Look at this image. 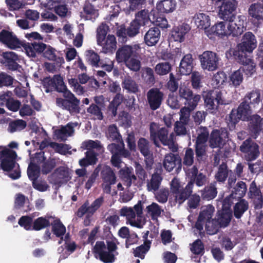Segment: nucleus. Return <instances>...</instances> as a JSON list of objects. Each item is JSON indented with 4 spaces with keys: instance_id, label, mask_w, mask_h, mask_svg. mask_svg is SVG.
I'll list each match as a JSON object with an SVG mask.
<instances>
[{
    "instance_id": "774afa93",
    "label": "nucleus",
    "mask_w": 263,
    "mask_h": 263,
    "mask_svg": "<svg viewBox=\"0 0 263 263\" xmlns=\"http://www.w3.org/2000/svg\"><path fill=\"white\" fill-rule=\"evenodd\" d=\"M33 218L29 216H22L18 220V223L26 230H32Z\"/></svg>"
},
{
    "instance_id": "37998d69",
    "label": "nucleus",
    "mask_w": 263,
    "mask_h": 263,
    "mask_svg": "<svg viewBox=\"0 0 263 263\" xmlns=\"http://www.w3.org/2000/svg\"><path fill=\"white\" fill-rule=\"evenodd\" d=\"M243 99L250 105L258 104L260 101V90L258 89H253L247 93Z\"/></svg>"
},
{
    "instance_id": "f704fd0d",
    "label": "nucleus",
    "mask_w": 263,
    "mask_h": 263,
    "mask_svg": "<svg viewBox=\"0 0 263 263\" xmlns=\"http://www.w3.org/2000/svg\"><path fill=\"white\" fill-rule=\"evenodd\" d=\"M122 87L128 93L136 94L140 91L138 85L130 76L125 77L122 82Z\"/></svg>"
},
{
    "instance_id": "c03bdc74",
    "label": "nucleus",
    "mask_w": 263,
    "mask_h": 263,
    "mask_svg": "<svg viewBox=\"0 0 263 263\" xmlns=\"http://www.w3.org/2000/svg\"><path fill=\"white\" fill-rule=\"evenodd\" d=\"M51 217H40L35 219L33 222L32 230L40 231L50 226L49 218Z\"/></svg>"
},
{
    "instance_id": "603ef678",
    "label": "nucleus",
    "mask_w": 263,
    "mask_h": 263,
    "mask_svg": "<svg viewBox=\"0 0 263 263\" xmlns=\"http://www.w3.org/2000/svg\"><path fill=\"white\" fill-rule=\"evenodd\" d=\"M83 11L87 15V17L89 20L95 19L99 15L98 10L94 6L91 4L89 1H85V3L83 6Z\"/></svg>"
},
{
    "instance_id": "f8f14e48",
    "label": "nucleus",
    "mask_w": 263,
    "mask_h": 263,
    "mask_svg": "<svg viewBox=\"0 0 263 263\" xmlns=\"http://www.w3.org/2000/svg\"><path fill=\"white\" fill-rule=\"evenodd\" d=\"M259 145L250 138L245 140L240 146V151L244 154L248 161L256 159L259 156Z\"/></svg>"
},
{
    "instance_id": "7c9ffc66",
    "label": "nucleus",
    "mask_w": 263,
    "mask_h": 263,
    "mask_svg": "<svg viewBox=\"0 0 263 263\" xmlns=\"http://www.w3.org/2000/svg\"><path fill=\"white\" fill-rule=\"evenodd\" d=\"M229 24L227 28L228 29V36L232 35L234 37H237L240 35L243 32L244 25L243 21L239 19L236 22L232 21L229 22Z\"/></svg>"
},
{
    "instance_id": "3c124183",
    "label": "nucleus",
    "mask_w": 263,
    "mask_h": 263,
    "mask_svg": "<svg viewBox=\"0 0 263 263\" xmlns=\"http://www.w3.org/2000/svg\"><path fill=\"white\" fill-rule=\"evenodd\" d=\"M229 174L228 167L227 164L222 162L218 167V171L215 174V179L220 182H224Z\"/></svg>"
},
{
    "instance_id": "423d86ee",
    "label": "nucleus",
    "mask_w": 263,
    "mask_h": 263,
    "mask_svg": "<svg viewBox=\"0 0 263 263\" xmlns=\"http://www.w3.org/2000/svg\"><path fill=\"white\" fill-rule=\"evenodd\" d=\"M232 212L221 210L218 211L213 222H208L209 235L216 234L221 228H225L230 222Z\"/></svg>"
},
{
    "instance_id": "2eb2a0df",
    "label": "nucleus",
    "mask_w": 263,
    "mask_h": 263,
    "mask_svg": "<svg viewBox=\"0 0 263 263\" xmlns=\"http://www.w3.org/2000/svg\"><path fill=\"white\" fill-rule=\"evenodd\" d=\"M178 96L180 100H184L185 106L191 107L195 109L201 99L199 95H194L193 91L186 86H181L179 89Z\"/></svg>"
},
{
    "instance_id": "f03ea898",
    "label": "nucleus",
    "mask_w": 263,
    "mask_h": 263,
    "mask_svg": "<svg viewBox=\"0 0 263 263\" xmlns=\"http://www.w3.org/2000/svg\"><path fill=\"white\" fill-rule=\"evenodd\" d=\"M149 17L148 11L142 10L136 15L135 18L133 20L129 26L126 28L124 25L119 27L117 30L116 34L119 40H121L123 42L127 41V36L133 37L139 33L141 26H145L148 24Z\"/></svg>"
},
{
    "instance_id": "20e7f679",
    "label": "nucleus",
    "mask_w": 263,
    "mask_h": 263,
    "mask_svg": "<svg viewBox=\"0 0 263 263\" xmlns=\"http://www.w3.org/2000/svg\"><path fill=\"white\" fill-rule=\"evenodd\" d=\"M251 105L243 99L237 109H233L229 116L228 126L230 129L235 128L240 120H248L251 114Z\"/></svg>"
},
{
    "instance_id": "58836bf2",
    "label": "nucleus",
    "mask_w": 263,
    "mask_h": 263,
    "mask_svg": "<svg viewBox=\"0 0 263 263\" xmlns=\"http://www.w3.org/2000/svg\"><path fill=\"white\" fill-rule=\"evenodd\" d=\"M51 231L57 237L63 236L66 231V227L59 219H54L50 223Z\"/></svg>"
},
{
    "instance_id": "9d476101",
    "label": "nucleus",
    "mask_w": 263,
    "mask_h": 263,
    "mask_svg": "<svg viewBox=\"0 0 263 263\" xmlns=\"http://www.w3.org/2000/svg\"><path fill=\"white\" fill-rule=\"evenodd\" d=\"M202 68L209 71L216 70L218 67L219 58L218 54L212 51H205L199 56Z\"/></svg>"
},
{
    "instance_id": "6e6552de",
    "label": "nucleus",
    "mask_w": 263,
    "mask_h": 263,
    "mask_svg": "<svg viewBox=\"0 0 263 263\" xmlns=\"http://www.w3.org/2000/svg\"><path fill=\"white\" fill-rule=\"evenodd\" d=\"M16 152L6 147L0 146V167L5 172L13 170L16 164Z\"/></svg>"
},
{
    "instance_id": "4be33fe9",
    "label": "nucleus",
    "mask_w": 263,
    "mask_h": 263,
    "mask_svg": "<svg viewBox=\"0 0 263 263\" xmlns=\"http://www.w3.org/2000/svg\"><path fill=\"white\" fill-rule=\"evenodd\" d=\"M138 53L131 46L124 45L118 49L116 52V60L119 63H124L133 56H137Z\"/></svg>"
},
{
    "instance_id": "bb28decb",
    "label": "nucleus",
    "mask_w": 263,
    "mask_h": 263,
    "mask_svg": "<svg viewBox=\"0 0 263 263\" xmlns=\"http://www.w3.org/2000/svg\"><path fill=\"white\" fill-rule=\"evenodd\" d=\"M193 55L191 53H188L184 55L181 59L179 70L181 74L189 75L193 70Z\"/></svg>"
},
{
    "instance_id": "79ce46f5",
    "label": "nucleus",
    "mask_w": 263,
    "mask_h": 263,
    "mask_svg": "<svg viewBox=\"0 0 263 263\" xmlns=\"http://www.w3.org/2000/svg\"><path fill=\"white\" fill-rule=\"evenodd\" d=\"M151 241L144 242L143 244L133 249V254L135 257H139L142 259H144L145 254L149 251L151 248Z\"/></svg>"
},
{
    "instance_id": "b1692460",
    "label": "nucleus",
    "mask_w": 263,
    "mask_h": 263,
    "mask_svg": "<svg viewBox=\"0 0 263 263\" xmlns=\"http://www.w3.org/2000/svg\"><path fill=\"white\" fill-rule=\"evenodd\" d=\"M193 187L194 181H190L184 188L174 194L176 202L179 204L183 203L192 194Z\"/></svg>"
},
{
    "instance_id": "5701e85b",
    "label": "nucleus",
    "mask_w": 263,
    "mask_h": 263,
    "mask_svg": "<svg viewBox=\"0 0 263 263\" xmlns=\"http://www.w3.org/2000/svg\"><path fill=\"white\" fill-rule=\"evenodd\" d=\"M22 46L24 47L27 54L29 57L35 58L36 54H43L44 51L46 49L47 45L42 42H34L31 43L24 44Z\"/></svg>"
},
{
    "instance_id": "6e6d98bb",
    "label": "nucleus",
    "mask_w": 263,
    "mask_h": 263,
    "mask_svg": "<svg viewBox=\"0 0 263 263\" xmlns=\"http://www.w3.org/2000/svg\"><path fill=\"white\" fill-rule=\"evenodd\" d=\"M40 172V166L35 163L30 162L27 168V175L29 179L31 181L37 179Z\"/></svg>"
},
{
    "instance_id": "052dcab7",
    "label": "nucleus",
    "mask_w": 263,
    "mask_h": 263,
    "mask_svg": "<svg viewBox=\"0 0 263 263\" xmlns=\"http://www.w3.org/2000/svg\"><path fill=\"white\" fill-rule=\"evenodd\" d=\"M107 137L112 141H116L117 142L123 141L122 136L115 124H111L108 126Z\"/></svg>"
},
{
    "instance_id": "6ab92c4d",
    "label": "nucleus",
    "mask_w": 263,
    "mask_h": 263,
    "mask_svg": "<svg viewBox=\"0 0 263 263\" xmlns=\"http://www.w3.org/2000/svg\"><path fill=\"white\" fill-rule=\"evenodd\" d=\"M164 168L168 172H171L174 168L176 172L181 170L182 160L179 154L170 153L165 155L163 162Z\"/></svg>"
},
{
    "instance_id": "4c0bfd02",
    "label": "nucleus",
    "mask_w": 263,
    "mask_h": 263,
    "mask_svg": "<svg viewBox=\"0 0 263 263\" xmlns=\"http://www.w3.org/2000/svg\"><path fill=\"white\" fill-rule=\"evenodd\" d=\"M74 132L73 126L71 123H68L66 126H62L60 129L55 131V134L58 139L65 141L68 136H71Z\"/></svg>"
},
{
    "instance_id": "f257e3e1",
    "label": "nucleus",
    "mask_w": 263,
    "mask_h": 263,
    "mask_svg": "<svg viewBox=\"0 0 263 263\" xmlns=\"http://www.w3.org/2000/svg\"><path fill=\"white\" fill-rule=\"evenodd\" d=\"M104 233L106 236H111V239L104 241H97L92 248V252L95 257L103 263H113L116 260V256L119 254L117 252V239L112 236L110 232V228L108 226H104L103 228Z\"/></svg>"
},
{
    "instance_id": "bf43d9fd",
    "label": "nucleus",
    "mask_w": 263,
    "mask_h": 263,
    "mask_svg": "<svg viewBox=\"0 0 263 263\" xmlns=\"http://www.w3.org/2000/svg\"><path fill=\"white\" fill-rule=\"evenodd\" d=\"M172 68V66L169 62H161L156 65L155 71L157 74L163 76L168 73L171 71Z\"/></svg>"
},
{
    "instance_id": "7ed1b4c3",
    "label": "nucleus",
    "mask_w": 263,
    "mask_h": 263,
    "mask_svg": "<svg viewBox=\"0 0 263 263\" xmlns=\"http://www.w3.org/2000/svg\"><path fill=\"white\" fill-rule=\"evenodd\" d=\"M62 93L64 98H57L55 101L56 105L62 109L68 111L71 115L79 113L80 100L67 87Z\"/></svg>"
},
{
    "instance_id": "473e14b6",
    "label": "nucleus",
    "mask_w": 263,
    "mask_h": 263,
    "mask_svg": "<svg viewBox=\"0 0 263 263\" xmlns=\"http://www.w3.org/2000/svg\"><path fill=\"white\" fill-rule=\"evenodd\" d=\"M249 203L244 199L240 200L235 203L233 208V215L236 219H240L249 209Z\"/></svg>"
},
{
    "instance_id": "dca6fc26",
    "label": "nucleus",
    "mask_w": 263,
    "mask_h": 263,
    "mask_svg": "<svg viewBox=\"0 0 263 263\" xmlns=\"http://www.w3.org/2000/svg\"><path fill=\"white\" fill-rule=\"evenodd\" d=\"M101 177L103 183L102 187L104 192L110 194L111 186L115 184L117 181L116 174L112 169L108 165H105L101 171Z\"/></svg>"
},
{
    "instance_id": "4d7b16f0",
    "label": "nucleus",
    "mask_w": 263,
    "mask_h": 263,
    "mask_svg": "<svg viewBox=\"0 0 263 263\" xmlns=\"http://www.w3.org/2000/svg\"><path fill=\"white\" fill-rule=\"evenodd\" d=\"M108 30V26L104 23H102L98 27L97 30V39L98 44H101L104 41Z\"/></svg>"
},
{
    "instance_id": "412c9836",
    "label": "nucleus",
    "mask_w": 263,
    "mask_h": 263,
    "mask_svg": "<svg viewBox=\"0 0 263 263\" xmlns=\"http://www.w3.org/2000/svg\"><path fill=\"white\" fill-rule=\"evenodd\" d=\"M235 60L243 65L241 71L248 77L252 76L256 71V64L250 57L244 55L242 57H234Z\"/></svg>"
},
{
    "instance_id": "39448f33",
    "label": "nucleus",
    "mask_w": 263,
    "mask_h": 263,
    "mask_svg": "<svg viewBox=\"0 0 263 263\" xmlns=\"http://www.w3.org/2000/svg\"><path fill=\"white\" fill-rule=\"evenodd\" d=\"M257 46L255 36L251 32H247L243 35L241 42L238 44L236 49L233 52L234 57H242L251 53Z\"/></svg>"
},
{
    "instance_id": "338daca9",
    "label": "nucleus",
    "mask_w": 263,
    "mask_h": 263,
    "mask_svg": "<svg viewBox=\"0 0 263 263\" xmlns=\"http://www.w3.org/2000/svg\"><path fill=\"white\" fill-rule=\"evenodd\" d=\"M147 212L150 213L152 219L157 218L163 211L160 206L156 203L153 202L146 208Z\"/></svg>"
},
{
    "instance_id": "0e129e2a",
    "label": "nucleus",
    "mask_w": 263,
    "mask_h": 263,
    "mask_svg": "<svg viewBox=\"0 0 263 263\" xmlns=\"http://www.w3.org/2000/svg\"><path fill=\"white\" fill-rule=\"evenodd\" d=\"M26 121L23 120H18L11 122L9 124L8 130L11 133H14L17 130L24 129L26 127Z\"/></svg>"
},
{
    "instance_id": "13d9d810",
    "label": "nucleus",
    "mask_w": 263,
    "mask_h": 263,
    "mask_svg": "<svg viewBox=\"0 0 263 263\" xmlns=\"http://www.w3.org/2000/svg\"><path fill=\"white\" fill-rule=\"evenodd\" d=\"M43 56L50 61H56L59 63H61L62 61L64 62L63 58L57 57L55 49L49 45H47L46 49L43 53Z\"/></svg>"
},
{
    "instance_id": "864d4df0",
    "label": "nucleus",
    "mask_w": 263,
    "mask_h": 263,
    "mask_svg": "<svg viewBox=\"0 0 263 263\" xmlns=\"http://www.w3.org/2000/svg\"><path fill=\"white\" fill-rule=\"evenodd\" d=\"M86 57L87 61L92 66L99 67V64H101L100 56L93 50H88L86 51Z\"/></svg>"
},
{
    "instance_id": "4468645a",
    "label": "nucleus",
    "mask_w": 263,
    "mask_h": 263,
    "mask_svg": "<svg viewBox=\"0 0 263 263\" xmlns=\"http://www.w3.org/2000/svg\"><path fill=\"white\" fill-rule=\"evenodd\" d=\"M0 43L11 49H16L23 46L22 42L13 31L5 29L0 31Z\"/></svg>"
},
{
    "instance_id": "a19ab883",
    "label": "nucleus",
    "mask_w": 263,
    "mask_h": 263,
    "mask_svg": "<svg viewBox=\"0 0 263 263\" xmlns=\"http://www.w3.org/2000/svg\"><path fill=\"white\" fill-rule=\"evenodd\" d=\"M195 23L198 28L205 30L210 26V17L203 13H197L195 15Z\"/></svg>"
},
{
    "instance_id": "ea45409f",
    "label": "nucleus",
    "mask_w": 263,
    "mask_h": 263,
    "mask_svg": "<svg viewBox=\"0 0 263 263\" xmlns=\"http://www.w3.org/2000/svg\"><path fill=\"white\" fill-rule=\"evenodd\" d=\"M116 40L114 35L109 34L102 43L98 44L102 46L103 51L105 53L112 52L116 47Z\"/></svg>"
},
{
    "instance_id": "49530a36",
    "label": "nucleus",
    "mask_w": 263,
    "mask_h": 263,
    "mask_svg": "<svg viewBox=\"0 0 263 263\" xmlns=\"http://www.w3.org/2000/svg\"><path fill=\"white\" fill-rule=\"evenodd\" d=\"M57 163L55 158L49 157L46 159L41 165V171L43 174L47 175L51 173L55 167Z\"/></svg>"
},
{
    "instance_id": "5fc2aeb1",
    "label": "nucleus",
    "mask_w": 263,
    "mask_h": 263,
    "mask_svg": "<svg viewBox=\"0 0 263 263\" xmlns=\"http://www.w3.org/2000/svg\"><path fill=\"white\" fill-rule=\"evenodd\" d=\"M211 30L213 34L218 36H228V29L226 30L225 23L223 22L216 24L211 28Z\"/></svg>"
},
{
    "instance_id": "0eeeda50",
    "label": "nucleus",
    "mask_w": 263,
    "mask_h": 263,
    "mask_svg": "<svg viewBox=\"0 0 263 263\" xmlns=\"http://www.w3.org/2000/svg\"><path fill=\"white\" fill-rule=\"evenodd\" d=\"M215 211L214 207L211 204L203 208L200 212L197 220L195 223V228L199 231L200 235H204L203 226L205 224V229L206 233L209 234L208 222H213L214 219H212Z\"/></svg>"
},
{
    "instance_id": "393cba45",
    "label": "nucleus",
    "mask_w": 263,
    "mask_h": 263,
    "mask_svg": "<svg viewBox=\"0 0 263 263\" xmlns=\"http://www.w3.org/2000/svg\"><path fill=\"white\" fill-rule=\"evenodd\" d=\"M61 1H47L44 3L42 2L41 5L43 6L45 8L49 10L54 9L55 13L61 17H65L67 12L68 8L67 6L65 4H60Z\"/></svg>"
},
{
    "instance_id": "1a4fd4ad",
    "label": "nucleus",
    "mask_w": 263,
    "mask_h": 263,
    "mask_svg": "<svg viewBox=\"0 0 263 263\" xmlns=\"http://www.w3.org/2000/svg\"><path fill=\"white\" fill-rule=\"evenodd\" d=\"M42 83L47 93L54 91L62 93L67 87L60 74L54 75L52 78L46 77L43 79Z\"/></svg>"
},
{
    "instance_id": "c9c22d12",
    "label": "nucleus",
    "mask_w": 263,
    "mask_h": 263,
    "mask_svg": "<svg viewBox=\"0 0 263 263\" xmlns=\"http://www.w3.org/2000/svg\"><path fill=\"white\" fill-rule=\"evenodd\" d=\"M216 182L211 183L209 185L205 186L201 191V197L205 200H211L215 198L217 194L216 187Z\"/></svg>"
},
{
    "instance_id": "680f3d73",
    "label": "nucleus",
    "mask_w": 263,
    "mask_h": 263,
    "mask_svg": "<svg viewBox=\"0 0 263 263\" xmlns=\"http://www.w3.org/2000/svg\"><path fill=\"white\" fill-rule=\"evenodd\" d=\"M138 53L137 56H133L125 63L126 66L133 71H138L141 68V62L138 59Z\"/></svg>"
},
{
    "instance_id": "e433bc0d",
    "label": "nucleus",
    "mask_w": 263,
    "mask_h": 263,
    "mask_svg": "<svg viewBox=\"0 0 263 263\" xmlns=\"http://www.w3.org/2000/svg\"><path fill=\"white\" fill-rule=\"evenodd\" d=\"M214 94L209 91L203 96L205 107L210 113H213L217 109V105L215 103Z\"/></svg>"
},
{
    "instance_id": "72a5a7b5",
    "label": "nucleus",
    "mask_w": 263,
    "mask_h": 263,
    "mask_svg": "<svg viewBox=\"0 0 263 263\" xmlns=\"http://www.w3.org/2000/svg\"><path fill=\"white\" fill-rule=\"evenodd\" d=\"M162 177L157 173H154L149 180L147 182V190L149 192L158 191L159 189L161 182L162 181Z\"/></svg>"
},
{
    "instance_id": "a878e982",
    "label": "nucleus",
    "mask_w": 263,
    "mask_h": 263,
    "mask_svg": "<svg viewBox=\"0 0 263 263\" xmlns=\"http://www.w3.org/2000/svg\"><path fill=\"white\" fill-rule=\"evenodd\" d=\"M161 32L158 27L150 28L144 36L145 44L148 46L155 45L159 41Z\"/></svg>"
},
{
    "instance_id": "c85d7f7f",
    "label": "nucleus",
    "mask_w": 263,
    "mask_h": 263,
    "mask_svg": "<svg viewBox=\"0 0 263 263\" xmlns=\"http://www.w3.org/2000/svg\"><path fill=\"white\" fill-rule=\"evenodd\" d=\"M119 174L124 182V185L127 189L131 186L133 181H135L137 180V177L133 173L132 167H125L121 168L119 172Z\"/></svg>"
},
{
    "instance_id": "8fccbe9b",
    "label": "nucleus",
    "mask_w": 263,
    "mask_h": 263,
    "mask_svg": "<svg viewBox=\"0 0 263 263\" xmlns=\"http://www.w3.org/2000/svg\"><path fill=\"white\" fill-rule=\"evenodd\" d=\"M197 137L196 142L199 144H205L209 138V132L206 127L200 126L196 130Z\"/></svg>"
},
{
    "instance_id": "09e8293b",
    "label": "nucleus",
    "mask_w": 263,
    "mask_h": 263,
    "mask_svg": "<svg viewBox=\"0 0 263 263\" xmlns=\"http://www.w3.org/2000/svg\"><path fill=\"white\" fill-rule=\"evenodd\" d=\"M247 185L243 181H238L236 185L232 188V194L234 195L235 198L242 199L247 192Z\"/></svg>"
},
{
    "instance_id": "de8ad7c7",
    "label": "nucleus",
    "mask_w": 263,
    "mask_h": 263,
    "mask_svg": "<svg viewBox=\"0 0 263 263\" xmlns=\"http://www.w3.org/2000/svg\"><path fill=\"white\" fill-rule=\"evenodd\" d=\"M263 2V1H262ZM249 15L257 20L262 19V13L263 12V4L258 3L252 4L249 9Z\"/></svg>"
},
{
    "instance_id": "a18cd8bd",
    "label": "nucleus",
    "mask_w": 263,
    "mask_h": 263,
    "mask_svg": "<svg viewBox=\"0 0 263 263\" xmlns=\"http://www.w3.org/2000/svg\"><path fill=\"white\" fill-rule=\"evenodd\" d=\"M243 80V72L240 68L229 76V83L230 86L237 87L242 83Z\"/></svg>"
},
{
    "instance_id": "a211bd4d",
    "label": "nucleus",
    "mask_w": 263,
    "mask_h": 263,
    "mask_svg": "<svg viewBox=\"0 0 263 263\" xmlns=\"http://www.w3.org/2000/svg\"><path fill=\"white\" fill-rule=\"evenodd\" d=\"M164 94L158 88L150 89L147 92V99L149 108L152 110H156L160 107Z\"/></svg>"
},
{
    "instance_id": "cd10ccee",
    "label": "nucleus",
    "mask_w": 263,
    "mask_h": 263,
    "mask_svg": "<svg viewBox=\"0 0 263 263\" xmlns=\"http://www.w3.org/2000/svg\"><path fill=\"white\" fill-rule=\"evenodd\" d=\"M249 118V128L256 138L263 129L262 118L256 114Z\"/></svg>"
},
{
    "instance_id": "f3484780",
    "label": "nucleus",
    "mask_w": 263,
    "mask_h": 263,
    "mask_svg": "<svg viewBox=\"0 0 263 263\" xmlns=\"http://www.w3.org/2000/svg\"><path fill=\"white\" fill-rule=\"evenodd\" d=\"M237 1H223L219 8V15L221 18L226 21L232 22L235 18L236 8Z\"/></svg>"
},
{
    "instance_id": "ddd939ff",
    "label": "nucleus",
    "mask_w": 263,
    "mask_h": 263,
    "mask_svg": "<svg viewBox=\"0 0 263 263\" xmlns=\"http://www.w3.org/2000/svg\"><path fill=\"white\" fill-rule=\"evenodd\" d=\"M149 133L151 138L156 146L159 147V141L164 145L168 144V132L165 127L159 129L158 124L155 122H152L150 124Z\"/></svg>"
},
{
    "instance_id": "69168bd1",
    "label": "nucleus",
    "mask_w": 263,
    "mask_h": 263,
    "mask_svg": "<svg viewBox=\"0 0 263 263\" xmlns=\"http://www.w3.org/2000/svg\"><path fill=\"white\" fill-rule=\"evenodd\" d=\"M195 154L198 161L203 160L204 157L206 155L205 144L195 143Z\"/></svg>"
},
{
    "instance_id": "9b49d317",
    "label": "nucleus",
    "mask_w": 263,
    "mask_h": 263,
    "mask_svg": "<svg viewBox=\"0 0 263 263\" xmlns=\"http://www.w3.org/2000/svg\"><path fill=\"white\" fill-rule=\"evenodd\" d=\"M229 138V133L227 128L214 129L209 137V143L212 148H221Z\"/></svg>"
},
{
    "instance_id": "2f4dec72",
    "label": "nucleus",
    "mask_w": 263,
    "mask_h": 263,
    "mask_svg": "<svg viewBox=\"0 0 263 263\" xmlns=\"http://www.w3.org/2000/svg\"><path fill=\"white\" fill-rule=\"evenodd\" d=\"M98 154L93 150L87 151L85 153V157L79 161V165L82 167L96 164L98 161Z\"/></svg>"
},
{
    "instance_id": "c756f323",
    "label": "nucleus",
    "mask_w": 263,
    "mask_h": 263,
    "mask_svg": "<svg viewBox=\"0 0 263 263\" xmlns=\"http://www.w3.org/2000/svg\"><path fill=\"white\" fill-rule=\"evenodd\" d=\"M190 28L186 24L174 26L171 31V37L176 42H182L185 35L189 31Z\"/></svg>"
},
{
    "instance_id": "e2e57ef3",
    "label": "nucleus",
    "mask_w": 263,
    "mask_h": 263,
    "mask_svg": "<svg viewBox=\"0 0 263 263\" xmlns=\"http://www.w3.org/2000/svg\"><path fill=\"white\" fill-rule=\"evenodd\" d=\"M180 79L173 73H170L169 80L166 83V87L171 92H176L179 87V81Z\"/></svg>"
},
{
    "instance_id": "aec40b11",
    "label": "nucleus",
    "mask_w": 263,
    "mask_h": 263,
    "mask_svg": "<svg viewBox=\"0 0 263 263\" xmlns=\"http://www.w3.org/2000/svg\"><path fill=\"white\" fill-rule=\"evenodd\" d=\"M248 196L252 200L255 209L262 208L263 206L262 194L260 188L257 186L255 181H253L250 184Z\"/></svg>"
}]
</instances>
